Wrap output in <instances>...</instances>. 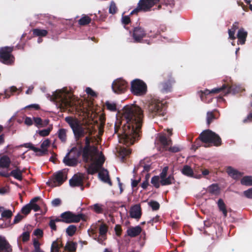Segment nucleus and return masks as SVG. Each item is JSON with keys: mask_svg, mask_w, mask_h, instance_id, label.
I'll return each instance as SVG.
<instances>
[{"mask_svg": "<svg viewBox=\"0 0 252 252\" xmlns=\"http://www.w3.org/2000/svg\"><path fill=\"white\" fill-rule=\"evenodd\" d=\"M103 207L104 206L103 205L96 203L93 206H92L91 208L96 213L102 214L103 212Z\"/></svg>", "mask_w": 252, "mask_h": 252, "instance_id": "nucleus-43", "label": "nucleus"}, {"mask_svg": "<svg viewBox=\"0 0 252 252\" xmlns=\"http://www.w3.org/2000/svg\"><path fill=\"white\" fill-rule=\"evenodd\" d=\"M130 89L134 95L141 96L146 94L147 87L143 81L139 79H136L131 82Z\"/></svg>", "mask_w": 252, "mask_h": 252, "instance_id": "nucleus-9", "label": "nucleus"}, {"mask_svg": "<svg viewBox=\"0 0 252 252\" xmlns=\"http://www.w3.org/2000/svg\"><path fill=\"white\" fill-rule=\"evenodd\" d=\"M148 204L153 211L158 210L160 207L159 203L154 200L151 201L149 202Z\"/></svg>", "mask_w": 252, "mask_h": 252, "instance_id": "nucleus-52", "label": "nucleus"}, {"mask_svg": "<svg viewBox=\"0 0 252 252\" xmlns=\"http://www.w3.org/2000/svg\"><path fill=\"white\" fill-rule=\"evenodd\" d=\"M147 35L146 31L141 27H136L133 29L132 37L135 43H140Z\"/></svg>", "mask_w": 252, "mask_h": 252, "instance_id": "nucleus-14", "label": "nucleus"}, {"mask_svg": "<svg viewBox=\"0 0 252 252\" xmlns=\"http://www.w3.org/2000/svg\"><path fill=\"white\" fill-rule=\"evenodd\" d=\"M122 22L125 25H127L130 23L131 20L129 16H123L122 18Z\"/></svg>", "mask_w": 252, "mask_h": 252, "instance_id": "nucleus-59", "label": "nucleus"}, {"mask_svg": "<svg viewBox=\"0 0 252 252\" xmlns=\"http://www.w3.org/2000/svg\"><path fill=\"white\" fill-rule=\"evenodd\" d=\"M199 140L204 143H212L214 146H220L221 145V139L220 137L215 132L210 129H206L203 131L197 138L193 145L197 149L200 145L198 144Z\"/></svg>", "mask_w": 252, "mask_h": 252, "instance_id": "nucleus-3", "label": "nucleus"}, {"mask_svg": "<svg viewBox=\"0 0 252 252\" xmlns=\"http://www.w3.org/2000/svg\"><path fill=\"white\" fill-rule=\"evenodd\" d=\"M146 109L148 111L149 117L152 119L156 116H163L166 113V105L156 98L151 99L147 105Z\"/></svg>", "mask_w": 252, "mask_h": 252, "instance_id": "nucleus-4", "label": "nucleus"}, {"mask_svg": "<svg viewBox=\"0 0 252 252\" xmlns=\"http://www.w3.org/2000/svg\"><path fill=\"white\" fill-rule=\"evenodd\" d=\"M114 229L116 235L118 236H120L121 235L122 232V229L121 225L119 224L116 225Z\"/></svg>", "mask_w": 252, "mask_h": 252, "instance_id": "nucleus-61", "label": "nucleus"}, {"mask_svg": "<svg viewBox=\"0 0 252 252\" xmlns=\"http://www.w3.org/2000/svg\"><path fill=\"white\" fill-rule=\"evenodd\" d=\"M14 46L0 47V62L7 65H12L15 62V57L12 54Z\"/></svg>", "mask_w": 252, "mask_h": 252, "instance_id": "nucleus-7", "label": "nucleus"}, {"mask_svg": "<svg viewBox=\"0 0 252 252\" xmlns=\"http://www.w3.org/2000/svg\"><path fill=\"white\" fill-rule=\"evenodd\" d=\"M168 170V166H165L163 167L161 173L159 174V176H158L160 177V180L167 177Z\"/></svg>", "mask_w": 252, "mask_h": 252, "instance_id": "nucleus-56", "label": "nucleus"}, {"mask_svg": "<svg viewBox=\"0 0 252 252\" xmlns=\"http://www.w3.org/2000/svg\"><path fill=\"white\" fill-rule=\"evenodd\" d=\"M217 111L214 110L213 111H209L207 113L206 120L207 124L209 126L212 122L218 119V117L217 116L216 113Z\"/></svg>", "mask_w": 252, "mask_h": 252, "instance_id": "nucleus-30", "label": "nucleus"}, {"mask_svg": "<svg viewBox=\"0 0 252 252\" xmlns=\"http://www.w3.org/2000/svg\"><path fill=\"white\" fill-rule=\"evenodd\" d=\"M248 32L243 28L240 29L237 34V37L238 39V44L241 45L245 44Z\"/></svg>", "mask_w": 252, "mask_h": 252, "instance_id": "nucleus-21", "label": "nucleus"}, {"mask_svg": "<svg viewBox=\"0 0 252 252\" xmlns=\"http://www.w3.org/2000/svg\"><path fill=\"white\" fill-rule=\"evenodd\" d=\"M168 77L169 78L168 81L161 83L159 85L160 91L163 93L170 92L172 91V85L175 82L171 74H169Z\"/></svg>", "mask_w": 252, "mask_h": 252, "instance_id": "nucleus-15", "label": "nucleus"}, {"mask_svg": "<svg viewBox=\"0 0 252 252\" xmlns=\"http://www.w3.org/2000/svg\"><path fill=\"white\" fill-rule=\"evenodd\" d=\"M218 206L219 210L221 212L224 218L227 216V211L226 208V205L222 199H219L218 201Z\"/></svg>", "mask_w": 252, "mask_h": 252, "instance_id": "nucleus-33", "label": "nucleus"}, {"mask_svg": "<svg viewBox=\"0 0 252 252\" xmlns=\"http://www.w3.org/2000/svg\"><path fill=\"white\" fill-rule=\"evenodd\" d=\"M226 171L230 177L236 180L239 179L243 174V173L235 169L231 166H228Z\"/></svg>", "mask_w": 252, "mask_h": 252, "instance_id": "nucleus-18", "label": "nucleus"}, {"mask_svg": "<svg viewBox=\"0 0 252 252\" xmlns=\"http://www.w3.org/2000/svg\"><path fill=\"white\" fill-rule=\"evenodd\" d=\"M12 216V212L10 210H4L1 213V217L2 218H5L7 219H9L11 218Z\"/></svg>", "mask_w": 252, "mask_h": 252, "instance_id": "nucleus-57", "label": "nucleus"}, {"mask_svg": "<svg viewBox=\"0 0 252 252\" xmlns=\"http://www.w3.org/2000/svg\"><path fill=\"white\" fill-rule=\"evenodd\" d=\"M69 153H67L63 159V162L67 166H75L78 164V159L72 156L69 158Z\"/></svg>", "mask_w": 252, "mask_h": 252, "instance_id": "nucleus-22", "label": "nucleus"}, {"mask_svg": "<svg viewBox=\"0 0 252 252\" xmlns=\"http://www.w3.org/2000/svg\"><path fill=\"white\" fill-rule=\"evenodd\" d=\"M67 179V174L63 170L54 173L50 182L47 184L51 187L61 186Z\"/></svg>", "mask_w": 252, "mask_h": 252, "instance_id": "nucleus-11", "label": "nucleus"}, {"mask_svg": "<svg viewBox=\"0 0 252 252\" xmlns=\"http://www.w3.org/2000/svg\"><path fill=\"white\" fill-rule=\"evenodd\" d=\"M167 151L171 153H177L181 151L180 148L178 146H173L168 147Z\"/></svg>", "mask_w": 252, "mask_h": 252, "instance_id": "nucleus-62", "label": "nucleus"}, {"mask_svg": "<svg viewBox=\"0 0 252 252\" xmlns=\"http://www.w3.org/2000/svg\"><path fill=\"white\" fill-rule=\"evenodd\" d=\"M243 194L247 198L252 199V188L245 190Z\"/></svg>", "mask_w": 252, "mask_h": 252, "instance_id": "nucleus-60", "label": "nucleus"}, {"mask_svg": "<svg viewBox=\"0 0 252 252\" xmlns=\"http://www.w3.org/2000/svg\"><path fill=\"white\" fill-rule=\"evenodd\" d=\"M23 146L25 148H29L30 150H32L35 153H36V154L37 152H41L43 154H44L45 152L43 150H40V149L34 147L32 143H25Z\"/></svg>", "mask_w": 252, "mask_h": 252, "instance_id": "nucleus-40", "label": "nucleus"}, {"mask_svg": "<svg viewBox=\"0 0 252 252\" xmlns=\"http://www.w3.org/2000/svg\"><path fill=\"white\" fill-rule=\"evenodd\" d=\"M12 247L4 238L0 236V252H12Z\"/></svg>", "mask_w": 252, "mask_h": 252, "instance_id": "nucleus-19", "label": "nucleus"}, {"mask_svg": "<svg viewBox=\"0 0 252 252\" xmlns=\"http://www.w3.org/2000/svg\"><path fill=\"white\" fill-rule=\"evenodd\" d=\"M86 92L91 96L95 97L97 96L96 94L91 88L87 87L86 89Z\"/></svg>", "mask_w": 252, "mask_h": 252, "instance_id": "nucleus-63", "label": "nucleus"}, {"mask_svg": "<svg viewBox=\"0 0 252 252\" xmlns=\"http://www.w3.org/2000/svg\"><path fill=\"white\" fill-rule=\"evenodd\" d=\"M33 35L38 37H45L48 34V31L46 30L34 29L32 30Z\"/></svg>", "mask_w": 252, "mask_h": 252, "instance_id": "nucleus-34", "label": "nucleus"}, {"mask_svg": "<svg viewBox=\"0 0 252 252\" xmlns=\"http://www.w3.org/2000/svg\"><path fill=\"white\" fill-rule=\"evenodd\" d=\"M52 99L57 106L63 111L76 105L73 95L64 90L56 91L52 95Z\"/></svg>", "mask_w": 252, "mask_h": 252, "instance_id": "nucleus-2", "label": "nucleus"}, {"mask_svg": "<svg viewBox=\"0 0 252 252\" xmlns=\"http://www.w3.org/2000/svg\"><path fill=\"white\" fill-rule=\"evenodd\" d=\"M77 243L72 241H68L64 247V250L67 252H76Z\"/></svg>", "mask_w": 252, "mask_h": 252, "instance_id": "nucleus-27", "label": "nucleus"}, {"mask_svg": "<svg viewBox=\"0 0 252 252\" xmlns=\"http://www.w3.org/2000/svg\"><path fill=\"white\" fill-rule=\"evenodd\" d=\"M77 227L74 225H70L66 229V233L69 236H72L76 232Z\"/></svg>", "mask_w": 252, "mask_h": 252, "instance_id": "nucleus-46", "label": "nucleus"}, {"mask_svg": "<svg viewBox=\"0 0 252 252\" xmlns=\"http://www.w3.org/2000/svg\"><path fill=\"white\" fill-rule=\"evenodd\" d=\"M183 174L185 176L192 177L193 176V171L190 166L186 165H184L181 170Z\"/></svg>", "mask_w": 252, "mask_h": 252, "instance_id": "nucleus-35", "label": "nucleus"}, {"mask_svg": "<svg viewBox=\"0 0 252 252\" xmlns=\"http://www.w3.org/2000/svg\"><path fill=\"white\" fill-rule=\"evenodd\" d=\"M241 184L246 186H252V177L249 176H244L241 180Z\"/></svg>", "mask_w": 252, "mask_h": 252, "instance_id": "nucleus-41", "label": "nucleus"}, {"mask_svg": "<svg viewBox=\"0 0 252 252\" xmlns=\"http://www.w3.org/2000/svg\"><path fill=\"white\" fill-rule=\"evenodd\" d=\"M91 18L87 15H83L82 17L78 21V23L80 26H84L89 24L91 22Z\"/></svg>", "mask_w": 252, "mask_h": 252, "instance_id": "nucleus-36", "label": "nucleus"}, {"mask_svg": "<svg viewBox=\"0 0 252 252\" xmlns=\"http://www.w3.org/2000/svg\"><path fill=\"white\" fill-rule=\"evenodd\" d=\"M98 177L102 181L108 184L110 186H112V183L110 179L108 171L107 169L103 168L98 173Z\"/></svg>", "mask_w": 252, "mask_h": 252, "instance_id": "nucleus-20", "label": "nucleus"}, {"mask_svg": "<svg viewBox=\"0 0 252 252\" xmlns=\"http://www.w3.org/2000/svg\"><path fill=\"white\" fill-rule=\"evenodd\" d=\"M61 218H63V222L66 223H77L81 220H86V216L83 214H75L70 211H66L60 216Z\"/></svg>", "mask_w": 252, "mask_h": 252, "instance_id": "nucleus-10", "label": "nucleus"}, {"mask_svg": "<svg viewBox=\"0 0 252 252\" xmlns=\"http://www.w3.org/2000/svg\"><path fill=\"white\" fill-rule=\"evenodd\" d=\"M99 168L96 165V164L93 162L87 168V173L88 174L94 175L97 173Z\"/></svg>", "mask_w": 252, "mask_h": 252, "instance_id": "nucleus-38", "label": "nucleus"}, {"mask_svg": "<svg viewBox=\"0 0 252 252\" xmlns=\"http://www.w3.org/2000/svg\"><path fill=\"white\" fill-rule=\"evenodd\" d=\"M68 153H69V155L71 153H73V157L77 159L81 155H82V157H83V150L80 146H79V148H77L76 146L72 147Z\"/></svg>", "mask_w": 252, "mask_h": 252, "instance_id": "nucleus-32", "label": "nucleus"}, {"mask_svg": "<svg viewBox=\"0 0 252 252\" xmlns=\"http://www.w3.org/2000/svg\"><path fill=\"white\" fill-rule=\"evenodd\" d=\"M33 124L37 127H41V123H42V119L40 117H33Z\"/></svg>", "mask_w": 252, "mask_h": 252, "instance_id": "nucleus-54", "label": "nucleus"}, {"mask_svg": "<svg viewBox=\"0 0 252 252\" xmlns=\"http://www.w3.org/2000/svg\"><path fill=\"white\" fill-rule=\"evenodd\" d=\"M53 129L52 125L50 126L47 129L39 130L38 133L39 135L42 137L47 136L49 135L50 132Z\"/></svg>", "mask_w": 252, "mask_h": 252, "instance_id": "nucleus-45", "label": "nucleus"}, {"mask_svg": "<svg viewBox=\"0 0 252 252\" xmlns=\"http://www.w3.org/2000/svg\"><path fill=\"white\" fill-rule=\"evenodd\" d=\"M49 225L51 229H52V230L55 231H57V228L55 220L51 219L49 222Z\"/></svg>", "mask_w": 252, "mask_h": 252, "instance_id": "nucleus-64", "label": "nucleus"}, {"mask_svg": "<svg viewBox=\"0 0 252 252\" xmlns=\"http://www.w3.org/2000/svg\"><path fill=\"white\" fill-rule=\"evenodd\" d=\"M232 91V87L228 84H224L221 87L214 88L211 91L208 89L205 90L202 94L208 95L211 94H218L222 92L224 95L231 93Z\"/></svg>", "mask_w": 252, "mask_h": 252, "instance_id": "nucleus-13", "label": "nucleus"}, {"mask_svg": "<svg viewBox=\"0 0 252 252\" xmlns=\"http://www.w3.org/2000/svg\"><path fill=\"white\" fill-rule=\"evenodd\" d=\"M160 177L158 176H154L151 179V184L157 189L160 187Z\"/></svg>", "mask_w": 252, "mask_h": 252, "instance_id": "nucleus-47", "label": "nucleus"}, {"mask_svg": "<svg viewBox=\"0 0 252 252\" xmlns=\"http://www.w3.org/2000/svg\"><path fill=\"white\" fill-rule=\"evenodd\" d=\"M91 138L87 136L85 139V146L83 147L81 142H78L83 150V160L85 163L93 161L95 155L97 152V148L94 145H91Z\"/></svg>", "mask_w": 252, "mask_h": 252, "instance_id": "nucleus-5", "label": "nucleus"}, {"mask_svg": "<svg viewBox=\"0 0 252 252\" xmlns=\"http://www.w3.org/2000/svg\"><path fill=\"white\" fill-rule=\"evenodd\" d=\"M159 141L163 146V149L165 151H167L168 146L172 144L171 139H168L165 135H161L159 137Z\"/></svg>", "mask_w": 252, "mask_h": 252, "instance_id": "nucleus-25", "label": "nucleus"}, {"mask_svg": "<svg viewBox=\"0 0 252 252\" xmlns=\"http://www.w3.org/2000/svg\"><path fill=\"white\" fill-rule=\"evenodd\" d=\"M30 205L31 204L28 203V204L25 205L21 209V212L26 216L30 214L31 211L30 207Z\"/></svg>", "mask_w": 252, "mask_h": 252, "instance_id": "nucleus-55", "label": "nucleus"}, {"mask_svg": "<svg viewBox=\"0 0 252 252\" xmlns=\"http://www.w3.org/2000/svg\"><path fill=\"white\" fill-rule=\"evenodd\" d=\"M69 185L72 187H81L83 190V179L81 176L74 175L69 181Z\"/></svg>", "mask_w": 252, "mask_h": 252, "instance_id": "nucleus-17", "label": "nucleus"}, {"mask_svg": "<svg viewBox=\"0 0 252 252\" xmlns=\"http://www.w3.org/2000/svg\"><path fill=\"white\" fill-rule=\"evenodd\" d=\"M15 164H13V166L15 169L10 172V175L19 181H22L23 179V171L20 169V167Z\"/></svg>", "mask_w": 252, "mask_h": 252, "instance_id": "nucleus-23", "label": "nucleus"}, {"mask_svg": "<svg viewBox=\"0 0 252 252\" xmlns=\"http://www.w3.org/2000/svg\"><path fill=\"white\" fill-rule=\"evenodd\" d=\"M127 86L128 84L125 80L119 78L113 81L112 89L115 93L123 94L126 91Z\"/></svg>", "mask_w": 252, "mask_h": 252, "instance_id": "nucleus-12", "label": "nucleus"}, {"mask_svg": "<svg viewBox=\"0 0 252 252\" xmlns=\"http://www.w3.org/2000/svg\"><path fill=\"white\" fill-rule=\"evenodd\" d=\"M50 140L48 139L44 140L41 144L40 150H43L45 151L44 154H42L41 152H37L36 154V156H43L48 154V151L47 150V148L50 146Z\"/></svg>", "mask_w": 252, "mask_h": 252, "instance_id": "nucleus-28", "label": "nucleus"}, {"mask_svg": "<svg viewBox=\"0 0 252 252\" xmlns=\"http://www.w3.org/2000/svg\"><path fill=\"white\" fill-rule=\"evenodd\" d=\"M63 247V245L61 240L57 239L54 241L51 245V252H59L61 248Z\"/></svg>", "mask_w": 252, "mask_h": 252, "instance_id": "nucleus-31", "label": "nucleus"}, {"mask_svg": "<svg viewBox=\"0 0 252 252\" xmlns=\"http://www.w3.org/2000/svg\"><path fill=\"white\" fill-rule=\"evenodd\" d=\"M140 167L143 168V170L142 172H144V171L149 172L151 169V164H146L145 160H142L140 161L138 168H140Z\"/></svg>", "mask_w": 252, "mask_h": 252, "instance_id": "nucleus-50", "label": "nucleus"}, {"mask_svg": "<svg viewBox=\"0 0 252 252\" xmlns=\"http://www.w3.org/2000/svg\"><path fill=\"white\" fill-rule=\"evenodd\" d=\"M142 229L139 226L129 228L127 231V234L131 237H135L139 235L141 232Z\"/></svg>", "mask_w": 252, "mask_h": 252, "instance_id": "nucleus-24", "label": "nucleus"}, {"mask_svg": "<svg viewBox=\"0 0 252 252\" xmlns=\"http://www.w3.org/2000/svg\"><path fill=\"white\" fill-rule=\"evenodd\" d=\"M208 191L214 194H217L219 193L220 188L217 184H212L208 188Z\"/></svg>", "mask_w": 252, "mask_h": 252, "instance_id": "nucleus-44", "label": "nucleus"}, {"mask_svg": "<svg viewBox=\"0 0 252 252\" xmlns=\"http://www.w3.org/2000/svg\"><path fill=\"white\" fill-rule=\"evenodd\" d=\"M175 182V179L173 174H170L167 177H166L165 178L162 179L160 181V183L161 186H167L172 184H174Z\"/></svg>", "mask_w": 252, "mask_h": 252, "instance_id": "nucleus-29", "label": "nucleus"}, {"mask_svg": "<svg viewBox=\"0 0 252 252\" xmlns=\"http://www.w3.org/2000/svg\"><path fill=\"white\" fill-rule=\"evenodd\" d=\"M130 216L131 218L139 219L142 216V209L140 204H136L130 208Z\"/></svg>", "mask_w": 252, "mask_h": 252, "instance_id": "nucleus-16", "label": "nucleus"}, {"mask_svg": "<svg viewBox=\"0 0 252 252\" xmlns=\"http://www.w3.org/2000/svg\"><path fill=\"white\" fill-rule=\"evenodd\" d=\"M108 231V227L105 224H101L99 228V235L103 237L105 236L107 232Z\"/></svg>", "mask_w": 252, "mask_h": 252, "instance_id": "nucleus-51", "label": "nucleus"}, {"mask_svg": "<svg viewBox=\"0 0 252 252\" xmlns=\"http://www.w3.org/2000/svg\"><path fill=\"white\" fill-rule=\"evenodd\" d=\"M65 121L72 129L76 141H78L88 133L87 128L82 126L78 119L68 116L65 117Z\"/></svg>", "mask_w": 252, "mask_h": 252, "instance_id": "nucleus-6", "label": "nucleus"}, {"mask_svg": "<svg viewBox=\"0 0 252 252\" xmlns=\"http://www.w3.org/2000/svg\"><path fill=\"white\" fill-rule=\"evenodd\" d=\"M105 106L107 109L110 111L116 112L117 111V105L114 102H111L109 101H107L105 102Z\"/></svg>", "mask_w": 252, "mask_h": 252, "instance_id": "nucleus-48", "label": "nucleus"}, {"mask_svg": "<svg viewBox=\"0 0 252 252\" xmlns=\"http://www.w3.org/2000/svg\"><path fill=\"white\" fill-rule=\"evenodd\" d=\"M17 90V89L15 86L11 87L9 89L6 90L4 94H5V98H8L10 97L11 95L15 92H16Z\"/></svg>", "mask_w": 252, "mask_h": 252, "instance_id": "nucleus-49", "label": "nucleus"}, {"mask_svg": "<svg viewBox=\"0 0 252 252\" xmlns=\"http://www.w3.org/2000/svg\"><path fill=\"white\" fill-rule=\"evenodd\" d=\"M30 232L28 231L23 232L21 235L22 241L23 242H26L30 239Z\"/></svg>", "mask_w": 252, "mask_h": 252, "instance_id": "nucleus-58", "label": "nucleus"}, {"mask_svg": "<svg viewBox=\"0 0 252 252\" xmlns=\"http://www.w3.org/2000/svg\"><path fill=\"white\" fill-rule=\"evenodd\" d=\"M143 118V111L137 105H127L123 108L120 124L126 144L132 145L141 138Z\"/></svg>", "mask_w": 252, "mask_h": 252, "instance_id": "nucleus-1", "label": "nucleus"}, {"mask_svg": "<svg viewBox=\"0 0 252 252\" xmlns=\"http://www.w3.org/2000/svg\"><path fill=\"white\" fill-rule=\"evenodd\" d=\"M33 245L34 250H32L31 252H44L41 249V244L37 239L34 238L33 239Z\"/></svg>", "mask_w": 252, "mask_h": 252, "instance_id": "nucleus-42", "label": "nucleus"}, {"mask_svg": "<svg viewBox=\"0 0 252 252\" xmlns=\"http://www.w3.org/2000/svg\"><path fill=\"white\" fill-rule=\"evenodd\" d=\"M131 153V150L130 149L126 148H121L120 149L119 154L122 157V159L124 160L125 157L130 155Z\"/></svg>", "mask_w": 252, "mask_h": 252, "instance_id": "nucleus-39", "label": "nucleus"}, {"mask_svg": "<svg viewBox=\"0 0 252 252\" xmlns=\"http://www.w3.org/2000/svg\"><path fill=\"white\" fill-rule=\"evenodd\" d=\"M117 10L116 3L114 1H112L109 6V12L111 14H114L117 12Z\"/></svg>", "mask_w": 252, "mask_h": 252, "instance_id": "nucleus-53", "label": "nucleus"}, {"mask_svg": "<svg viewBox=\"0 0 252 252\" xmlns=\"http://www.w3.org/2000/svg\"><path fill=\"white\" fill-rule=\"evenodd\" d=\"M160 1V0H139L137 7L130 12V15L137 14L141 11H150L154 5Z\"/></svg>", "mask_w": 252, "mask_h": 252, "instance_id": "nucleus-8", "label": "nucleus"}, {"mask_svg": "<svg viewBox=\"0 0 252 252\" xmlns=\"http://www.w3.org/2000/svg\"><path fill=\"white\" fill-rule=\"evenodd\" d=\"M11 160L7 155H3L0 158V168H8L10 166Z\"/></svg>", "mask_w": 252, "mask_h": 252, "instance_id": "nucleus-26", "label": "nucleus"}, {"mask_svg": "<svg viewBox=\"0 0 252 252\" xmlns=\"http://www.w3.org/2000/svg\"><path fill=\"white\" fill-rule=\"evenodd\" d=\"M66 131L67 130L64 128H60L58 131V137L60 140L63 143H65L66 141Z\"/></svg>", "mask_w": 252, "mask_h": 252, "instance_id": "nucleus-37", "label": "nucleus"}]
</instances>
